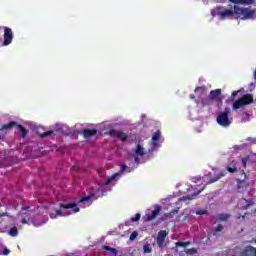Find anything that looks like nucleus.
<instances>
[{
  "mask_svg": "<svg viewBox=\"0 0 256 256\" xmlns=\"http://www.w3.org/2000/svg\"><path fill=\"white\" fill-rule=\"evenodd\" d=\"M217 15L225 19V17H233V15H237L240 19L247 21L249 19H255L256 16V8H243L237 5L234 6V9H224L221 6L216 7Z\"/></svg>",
  "mask_w": 256,
  "mask_h": 256,
  "instance_id": "1",
  "label": "nucleus"
},
{
  "mask_svg": "<svg viewBox=\"0 0 256 256\" xmlns=\"http://www.w3.org/2000/svg\"><path fill=\"white\" fill-rule=\"evenodd\" d=\"M239 93H241V90L233 91L230 98L226 100V103H233V111H237L241 109V107H247V105H252V103H255L253 94L249 93L242 95L239 99L236 100V97L239 95Z\"/></svg>",
  "mask_w": 256,
  "mask_h": 256,
  "instance_id": "2",
  "label": "nucleus"
},
{
  "mask_svg": "<svg viewBox=\"0 0 256 256\" xmlns=\"http://www.w3.org/2000/svg\"><path fill=\"white\" fill-rule=\"evenodd\" d=\"M229 115H231V110L229 108H225L224 111L219 112L216 118L218 125L221 127H229V125H231Z\"/></svg>",
  "mask_w": 256,
  "mask_h": 256,
  "instance_id": "3",
  "label": "nucleus"
},
{
  "mask_svg": "<svg viewBox=\"0 0 256 256\" xmlns=\"http://www.w3.org/2000/svg\"><path fill=\"white\" fill-rule=\"evenodd\" d=\"M108 135H110V137H114V139H119V141H122V142L127 141V139L129 138L127 133L121 130H115V129L110 130L108 132Z\"/></svg>",
  "mask_w": 256,
  "mask_h": 256,
  "instance_id": "4",
  "label": "nucleus"
},
{
  "mask_svg": "<svg viewBox=\"0 0 256 256\" xmlns=\"http://www.w3.org/2000/svg\"><path fill=\"white\" fill-rule=\"evenodd\" d=\"M13 43V30L9 27H4V41L2 45L7 47V45H11Z\"/></svg>",
  "mask_w": 256,
  "mask_h": 256,
  "instance_id": "5",
  "label": "nucleus"
},
{
  "mask_svg": "<svg viewBox=\"0 0 256 256\" xmlns=\"http://www.w3.org/2000/svg\"><path fill=\"white\" fill-rule=\"evenodd\" d=\"M60 209H72V213H79L80 208L77 207V203L71 202L68 204L60 203L59 204Z\"/></svg>",
  "mask_w": 256,
  "mask_h": 256,
  "instance_id": "6",
  "label": "nucleus"
},
{
  "mask_svg": "<svg viewBox=\"0 0 256 256\" xmlns=\"http://www.w3.org/2000/svg\"><path fill=\"white\" fill-rule=\"evenodd\" d=\"M166 237H167V231L161 230L158 232V236L156 239L158 247H163V245H165Z\"/></svg>",
  "mask_w": 256,
  "mask_h": 256,
  "instance_id": "7",
  "label": "nucleus"
},
{
  "mask_svg": "<svg viewBox=\"0 0 256 256\" xmlns=\"http://www.w3.org/2000/svg\"><path fill=\"white\" fill-rule=\"evenodd\" d=\"M209 97L212 101H218V102L223 101V98H221V89H215L210 91Z\"/></svg>",
  "mask_w": 256,
  "mask_h": 256,
  "instance_id": "8",
  "label": "nucleus"
},
{
  "mask_svg": "<svg viewBox=\"0 0 256 256\" xmlns=\"http://www.w3.org/2000/svg\"><path fill=\"white\" fill-rule=\"evenodd\" d=\"M241 256H256V248L253 246H246L240 253Z\"/></svg>",
  "mask_w": 256,
  "mask_h": 256,
  "instance_id": "9",
  "label": "nucleus"
},
{
  "mask_svg": "<svg viewBox=\"0 0 256 256\" xmlns=\"http://www.w3.org/2000/svg\"><path fill=\"white\" fill-rule=\"evenodd\" d=\"M81 133H82L84 139H91V137H95V135H97V129L86 128V129L82 130Z\"/></svg>",
  "mask_w": 256,
  "mask_h": 256,
  "instance_id": "10",
  "label": "nucleus"
},
{
  "mask_svg": "<svg viewBox=\"0 0 256 256\" xmlns=\"http://www.w3.org/2000/svg\"><path fill=\"white\" fill-rule=\"evenodd\" d=\"M159 213H161V206H156L150 214H146V221H153Z\"/></svg>",
  "mask_w": 256,
  "mask_h": 256,
  "instance_id": "11",
  "label": "nucleus"
},
{
  "mask_svg": "<svg viewBox=\"0 0 256 256\" xmlns=\"http://www.w3.org/2000/svg\"><path fill=\"white\" fill-rule=\"evenodd\" d=\"M230 3H234V5H255V0H229Z\"/></svg>",
  "mask_w": 256,
  "mask_h": 256,
  "instance_id": "12",
  "label": "nucleus"
},
{
  "mask_svg": "<svg viewBox=\"0 0 256 256\" xmlns=\"http://www.w3.org/2000/svg\"><path fill=\"white\" fill-rule=\"evenodd\" d=\"M41 131H43V128L42 127H38L36 129V134L38 135V137H40L41 139L45 138V137H49L51 135H53V130H49V131H46V132H43L41 133Z\"/></svg>",
  "mask_w": 256,
  "mask_h": 256,
  "instance_id": "13",
  "label": "nucleus"
},
{
  "mask_svg": "<svg viewBox=\"0 0 256 256\" xmlns=\"http://www.w3.org/2000/svg\"><path fill=\"white\" fill-rule=\"evenodd\" d=\"M161 139V131H156L152 136V145L157 147L159 145V140Z\"/></svg>",
  "mask_w": 256,
  "mask_h": 256,
  "instance_id": "14",
  "label": "nucleus"
},
{
  "mask_svg": "<svg viewBox=\"0 0 256 256\" xmlns=\"http://www.w3.org/2000/svg\"><path fill=\"white\" fill-rule=\"evenodd\" d=\"M230 218V214H218L216 217V221L217 223H221L222 221H228Z\"/></svg>",
  "mask_w": 256,
  "mask_h": 256,
  "instance_id": "15",
  "label": "nucleus"
},
{
  "mask_svg": "<svg viewBox=\"0 0 256 256\" xmlns=\"http://www.w3.org/2000/svg\"><path fill=\"white\" fill-rule=\"evenodd\" d=\"M19 124H17V122H9L8 124H4L2 126V129H0V131H5V130H11L13 129V127H17Z\"/></svg>",
  "mask_w": 256,
  "mask_h": 256,
  "instance_id": "16",
  "label": "nucleus"
},
{
  "mask_svg": "<svg viewBox=\"0 0 256 256\" xmlns=\"http://www.w3.org/2000/svg\"><path fill=\"white\" fill-rule=\"evenodd\" d=\"M134 152L136 155L143 157V155H145V148H143L141 144H137Z\"/></svg>",
  "mask_w": 256,
  "mask_h": 256,
  "instance_id": "17",
  "label": "nucleus"
},
{
  "mask_svg": "<svg viewBox=\"0 0 256 256\" xmlns=\"http://www.w3.org/2000/svg\"><path fill=\"white\" fill-rule=\"evenodd\" d=\"M202 190L197 191L196 193L192 195L183 196L182 201H192V199H195L199 193H201Z\"/></svg>",
  "mask_w": 256,
  "mask_h": 256,
  "instance_id": "18",
  "label": "nucleus"
},
{
  "mask_svg": "<svg viewBox=\"0 0 256 256\" xmlns=\"http://www.w3.org/2000/svg\"><path fill=\"white\" fill-rule=\"evenodd\" d=\"M221 177H225V174L222 172V173H219L217 176H215L214 178H210L208 180V184L211 185V183H216V181H219V179H221Z\"/></svg>",
  "mask_w": 256,
  "mask_h": 256,
  "instance_id": "19",
  "label": "nucleus"
},
{
  "mask_svg": "<svg viewBox=\"0 0 256 256\" xmlns=\"http://www.w3.org/2000/svg\"><path fill=\"white\" fill-rule=\"evenodd\" d=\"M245 201V205L243 206V209L244 210H247V209H249V208H251V207H253V205H255V201H253V199H245L244 200Z\"/></svg>",
  "mask_w": 256,
  "mask_h": 256,
  "instance_id": "20",
  "label": "nucleus"
},
{
  "mask_svg": "<svg viewBox=\"0 0 256 256\" xmlns=\"http://www.w3.org/2000/svg\"><path fill=\"white\" fill-rule=\"evenodd\" d=\"M10 237H17L19 235V230L17 229L16 226H13L10 231H9Z\"/></svg>",
  "mask_w": 256,
  "mask_h": 256,
  "instance_id": "21",
  "label": "nucleus"
},
{
  "mask_svg": "<svg viewBox=\"0 0 256 256\" xmlns=\"http://www.w3.org/2000/svg\"><path fill=\"white\" fill-rule=\"evenodd\" d=\"M18 130L22 133V137H25L29 131L23 127V125L18 124L17 125Z\"/></svg>",
  "mask_w": 256,
  "mask_h": 256,
  "instance_id": "22",
  "label": "nucleus"
},
{
  "mask_svg": "<svg viewBox=\"0 0 256 256\" xmlns=\"http://www.w3.org/2000/svg\"><path fill=\"white\" fill-rule=\"evenodd\" d=\"M93 197H95V194H90L86 197L81 198L79 203H87L88 201H91V199H93Z\"/></svg>",
  "mask_w": 256,
  "mask_h": 256,
  "instance_id": "23",
  "label": "nucleus"
},
{
  "mask_svg": "<svg viewBox=\"0 0 256 256\" xmlns=\"http://www.w3.org/2000/svg\"><path fill=\"white\" fill-rule=\"evenodd\" d=\"M102 249L104 251H110V253H113V255H117V250L115 248H111L110 246L104 245L102 246Z\"/></svg>",
  "mask_w": 256,
  "mask_h": 256,
  "instance_id": "24",
  "label": "nucleus"
},
{
  "mask_svg": "<svg viewBox=\"0 0 256 256\" xmlns=\"http://www.w3.org/2000/svg\"><path fill=\"white\" fill-rule=\"evenodd\" d=\"M213 100L210 99V96H208L207 98L202 99L201 103H202V107H206V105H211V102Z\"/></svg>",
  "mask_w": 256,
  "mask_h": 256,
  "instance_id": "25",
  "label": "nucleus"
},
{
  "mask_svg": "<svg viewBox=\"0 0 256 256\" xmlns=\"http://www.w3.org/2000/svg\"><path fill=\"white\" fill-rule=\"evenodd\" d=\"M116 178H117V174H114L108 177L104 185H110V183H113V181H115Z\"/></svg>",
  "mask_w": 256,
  "mask_h": 256,
  "instance_id": "26",
  "label": "nucleus"
},
{
  "mask_svg": "<svg viewBox=\"0 0 256 256\" xmlns=\"http://www.w3.org/2000/svg\"><path fill=\"white\" fill-rule=\"evenodd\" d=\"M238 189H243V187H247V182L245 180H238Z\"/></svg>",
  "mask_w": 256,
  "mask_h": 256,
  "instance_id": "27",
  "label": "nucleus"
},
{
  "mask_svg": "<svg viewBox=\"0 0 256 256\" xmlns=\"http://www.w3.org/2000/svg\"><path fill=\"white\" fill-rule=\"evenodd\" d=\"M188 245H191V242H176V247H187Z\"/></svg>",
  "mask_w": 256,
  "mask_h": 256,
  "instance_id": "28",
  "label": "nucleus"
},
{
  "mask_svg": "<svg viewBox=\"0 0 256 256\" xmlns=\"http://www.w3.org/2000/svg\"><path fill=\"white\" fill-rule=\"evenodd\" d=\"M139 219H141V214L137 213L134 217H132V218L130 219V221H131L132 223H137V221H139Z\"/></svg>",
  "mask_w": 256,
  "mask_h": 256,
  "instance_id": "29",
  "label": "nucleus"
},
{
  "mask_svg": "<svg viewBox=\"0 0 256 256\" xmlns=\"http://www.w3.org/2000/svg\"><path fill=\"white\" fill-rule=\"evenodd\" d=\"M138 235L139 233H137V231L132 232L130 235V241H135Z\"/></svg>",
  "mask_w": 256,
  "mask_h": 256,
  "instance_id": "30",
  "label": "nucleus"
},
{
  "mask_svg": "<svg viewBox=\"0 0 256 256\" xmlns=\"http://www.w3.org/2000/svg\"><path fill=\"white\" fill-rule=\"evenodd\" d=\"M186 253L188 255H195V253H197V248H190V249L186 250Z\"/></svg>",
  "mask_w": 256,
  "mask_h": 256,
  "instance_id": "31",
  "label": "nucleus"
},
{
  "mask_svg": "<svg viewBox=\"0 0 256 256\" xmlns=\"http://www.w3.org/2000/svg\"><path fill=\"white\" fill-rule=\"evenodd\" d=\"M177 213H179L178 210H172L171 212H169L168 214H166V217H173V215H177Z\"/></svg>",
  "mask_w": 256,
  "mask_h": 256,
  "instance_id": "32",
  "label": "nucleus"
},
{
  "mask_svg": "<svg viewBox=\"0 0 256 256\" xmlns=\"http://www.w3.org/2000/svg\"><path fill=\"white\" fill-rule=\"evenodd\" d=\"M229 173H237V167H227L226 168Z\"/></svg>",
  "mask_w": 256,
  "mask_h": 256,
  "instance_id": "33",
  "label": "nucleus"
},
{
  "mask_svg": "<svg viewBox=\"0 0 256 256\" xmlns=\"http://www.w3.org/2000/svg\"><path fill=\"white\" fill-rule=\"evenodd\" d=\"M56 215H57V217H58V216H60V217H66V215H69V214L62 212L61 210H56Z\"/></svg>",
  "mask_w": 256,
  "mask_h": 256,
  "instance_id": "34",
  "label": "nucleus"
},
{
  "mask_svg": "<svg viewBox=\"0 0 256 256\" xmlns=\"http://www.w3.org/2000/svg\"><path fill=\"white\" fill-rule=\"evenodd\" d=\"M214 231L215 233H220V231H223V225L219 224Z\"/></svg>",
  "mask_w": 256,
  "mask_h": 256,
  "instance_id": "35",
  "label": "nucleus"
},
{
  "mask_svg": "<svg viewBox=\"0 0 256 256\" xmlns=\"http://www.w3.org/2000/svg\"><path fill=\"white\" fill-rule=\"evenodd\" d=\"M198 91H205V87L204 86H198L195 88L194 93H198Z\"/></svg>",
  "mask_w": 256,
  "mask_h": 256,
  "instance_id": "36",
  "label": "nucleus"
},
{
  "mask_svg": "<svg viewBox=\"0 0 256 256\" xmlns=\"http://www.w3.org/2000/svg\"><path fill=\"white\" fill-rule=\"evenodd\" d=\"M143 251H144V253H151V248L147 245H144Z\"/></svg>",
  "mask_w": 256,
  "mask_h": 256,
  "instance_id": "37",
  "label": "nucleus"
},
{
  "mask_svg": "<svg viewBox=\"0 0 256 256\" xmlns=\"http://www.w3.org/2000/svg\"><path fill=\"white\" fill-rule=\"evenodd\" d=\"M205 213H207V211H205V210H198L196 212V215H205Z\"/></svg>",
  "mask_w": 256,
  "mask_h": 256,
  "instance_id": "38",
  "label": "nucleus"
},
{
  "mask_svg": "<svg viewBox=\"0 0 256 256\" xmlns=\"http://www.w3.org/2000/svg\"><path fill=\"white\" fill-rule=\"evenodd\" d=\"M50 219H57V212L55 213H50Z\"/></svg>",
  "mask_w": 256,
  "mask_h": 256,
  "instance_id": "39",
  "label": "nucleus"
},
{
  "mask_svg": "<svg viewBox=\"0 0 256 256\" xmlns=\"http://www.w3.org/2000/svg\"><path fill=\"white\" fill-rule=\"evenodd\" d=\"M9 253H11V250L4 248L3 255H9Z\"/></svg>",
  "mask_w": 256,
  "mask_h": 256,
  "instance_id": "40",
  "label": "nucleus"
},
{
  "mask_svg": "<svg viewBox=\"0 0 256 256\" xmlns=\"http://www.w3.org/2000/svg\"><path fill=\"white\" fill-rule=\"evenodd\" d=\"M121 173H123L124 171H127V165H122L121 169H120Z\"/></svg>",
  "mask_w": 256,
  "mask_h": 256,
  "instance_id": "41",
  "label": "nucleus"
},
{
  "mask_svg": "<svg viewBox=\"0 0 256 256\" xmlns=\"http://www.w3.org/2000/svg\"><path fill=\"white\" fill-rule=\"evenodd\" d=\"M242 163H243V165H244V167H247V159H242Z\"/></svg>",
  "mask_w": 256,
  "mask_h": 256,
  "instance_id": "42",
  "label": "nucleus"
},
{
  "mask_svg": "<svg viewBox=\"0 0 256 256\" xmlns=\"http://www.w3.org/2000/svg\"><path fill=\"white\" fill-rule=\"evenodd\" d=\"M21 223L23 224V225H27V219H25V218H23L22 220H21Z\"/></svg>",
  "mask_w": 256,
  "mask_h": 256,
  "instance_id": "43",
  "label": "nucleus"
},
{
  "mask_svg": "<svg viewBox=\"0 0 256 256\" xmlns=\"http://www.w3.org/2000/svg\"><path fill=\"white\" fill-rule=\"evenodd\" d=\"M134 161H135V163H140L141 160L139 159V157H135Z\"/></svg>",
  "mask_w": 256,
  "mask_h": 256,
  "instance_id": "44",
  "label": "nucleus"
},
{
  "mask_svg": "<svg viewBox=\"0 0 256 256\" xmlns=\"http://www.w3.org/2000/svg\"><path fill=\"white\" fill-rule=\"evenodd\" d=\"M27 209H29V207H22V211H27Z\"/></svg>",
  "mask_w": 256,
  "mask_h": 256,
  "instance_id": "45",
  "label": "nucleus"
},
{
  "mask_svg": "<svg viewBox=\"0 0 256 256\" xmlns=\"http://www.w3.org/2000/svg\"><path fill=\"white\" fill-rule=\"evenodd\" d=\"M211 14H212L213 16H215V10H212V11H211Z\"/></svg>",
  "mask_w": 256,
  "mask_h": 256,
  "instance_id": "46",
  "label": "nucleus"
},
{
  "mask_svg": "<svg viewBox=\"0 0 256 256\" xmlns=\"http://www.w3.org/2000/svg\"><path fill=\"white\" fill-rule=\"evenodd\" d=\"M190 99H195V95H190Z\"/></svg>",
  "mask_w": 256,
  "mask_h": 256,
  "instance_id": "47",
  "label": "nucleus"
},
{
  "mask_svg": "<svg viewBox=\"0 0 256 256\" xmlns=\"http://www.w3.org/2000/svg\"><path fill=\"white\" fill-rule=\"evenodd\" d=\"M254 79L256 80V70L254 71Z\"/></svg>",
  "mask_w": 256,
  "mask_h": 256,
  "instance_id": "48",
  "label": "nucleus"
}]
</instances>
